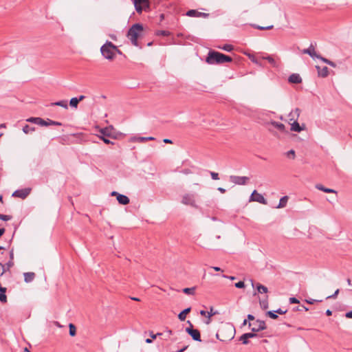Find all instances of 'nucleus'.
I'll use <instances>...</instances> for the list:
<instances>
[{
  "instance_id": "412c9836",
  "label": "nucleus",
  "mask_w": 352,
  "mask_h": 352,
  "mask_svg": "<svg viewBox=\"0 0 352 352\" xmlns=\"http://www.w3.org/2000/svg\"><path fill=\"white\" fill-rule=\"evenodd\" d=\"M316 188L318 190L323 191L324 192H327V193H337V192L335 190L331 189V188H326L324 186H322V184H316Z\"/></svg>"
},
{
  "instance_id": "603ef678",
  "label": "nucleus",
  "mask_w": 352,
  "mask_h": 352,
  "mask_svg": "<svg viewBox=\"0 0 352 352\" xmlns=\"http://www.w3.org/2000/svg\"><path fill=\"white\" fill-rule=\"evenodd\" d=\"M6 270H9L10 267H12L14 265V263L12 261H9L6 265Z\"/></svg>"
},
{
  "instance_id": "a19ab883",
  "label": "nucleus",
  "mask_w": 352,
  "mask_h": 352,
  "mask_svg": "<svg viewBox=\"0 0 352 352\" xmlns=\"http://www.w3.org/2000/svg\"><path fill=\"white\" fill-rule=\"evenodd\" d=\"M12 217L10 215H6V214H1V216H0V219L2 221H9V220L12 219Z\"/></svg>"
},
{
  "instance_id": "49530a36",
  "label": "nucleus",
  "mask_w": 352,
  "mask_h": 352,
  "mask_svg": "<svg viewBox=\"0 0 352 352\" xmlns=\"http://www.w3.org/2000/svg\"><path fill=\"white\" fill-rule=\"evenodd\" d=\"M305 301L308 304L313 305L316 302H322V300H315V299L309 298V299H306Z\"/></svg>"
},
{
  "instance_id": "c03bdc74",
  "label": "nucleus",
  "mask_w": 352,
  "mask_h": 352,
  "mask_svg": "<svg viewBox=\"0 0 352 352\" xmlns=\"http://www.w3.org/2000/svg\"><path fill=\"white\" fill-rule=\"evenodd\" d=\"M108 138L109 137H100V138L101 140H102V141L105 144H113L114 143L112 141H111Z\"/></svg>"
},
{
  "instance_id": "aec40b11",
  "label": "nucleus",
  "mask_w": 352,
  "mask_h": 352,
  "mask_svg": "<svg viewBox=\"0 0 352 352\" xmlns=\"http://www.w3.org/2000/svg\"><path fill=\"white\" fill-rule=\"evenodd\" d=\"M267 124L272 125L273 126H274L275 128H276L278 131H280L281 132H284L285 130V126L283 124L276 122V121H270V122H268Z\"/></svg>"
},
{
  "instance_id": "7ed1b4c3",
  "label": "nucleus",
  "mask_w": 352,
  "mask_h": 352,
  "mask_svg": "<svg viewBox=\"0 0 352 352\" xmlns=\"http://www.w3.org/2000/svg\"><path fill=\"white\" fill-rule=\"evenodd\" d=\"M117 52L121 54V52L118 49L117 46L112 43L111 41H107L106 43L100 47V52L103 57L109 60L114 59Z\"/></svg>"
},
{
  "instance_id": "b1692460",
  "label": "nucleus",
  "mask_w": 352,
  "mask_h": 352,
  "mask_svg": "<svg viewBox=\"0 0 352 352\" xmlns=\"http://www.w3.org/2000/svg\"><path fill=\"white\" fill-rule=\"evenodd\" d=\"M23 276L25 283H31L35 277V274L34 272H25Z\"/></svg>"
},
{
  "instance_id": "4468645a",
  "label": "nucleus",
  "mask_w": 352,
  "mask_h": 352,
  "mask_svg": "<svg viewBox=\"0 0 352 352\" xmlns=\"http://www.w3.org/2000/svg\"><path fill=\"white\" fill-rule=\"evenodd\" d=\"M300 109L298 108H296L294 110L292 111L288 117L290 121H297V119L300 116Z\"/></svg>"
},
{
  "instance_id": "f704fd0d",
  "label": "nucleus",
  "mask_w": 352,
  "mask_h": 352,
  "mask_svg": "<svg viewBox=\"0 0 352 352\" xmlns=\"http://www.w3.org/2000/svg\"><path fill=\"white\" fill-rule=\"evenodd\" d=\"M79 102L78 100V98H72L70 101H69V105L72 107H74V108H77L78 107V104Z\"/></svg>"
},
{
  "instance_id": "1a4fd4ad",
  "label": "nucleus",
  "mask_w": 352,
  "mask_h": 352,
  "mask_svg": "<svg viewBox=\"0 0 352 352\" xmlns=\"http://www.w3.org/2000/svg\"><path fill=\"white\" fill-rule=\"evenodd\" d=\"M249 179L250 178L245 176L231 175L230 177V180L237 185H245Z\"/></svg>"
},
{
  "instance_id": "774afa93",
  "label": "nucleus",
  "mask_w": 352,
  "mask_h": 352,
  "mask_svg": "<svg viewBox=\"0 0 352 352\" xmlns=\"http://www.w3.org/2000/svg\"><path fill=\"white\" fill-rule=\"evenodd\" d=\"M248 319L249 320H253L254 319V316L252 314H248Z\"/></svg>"
},
{
  "instance_id": "e2e57ef3",
  "label": "nucleus",
  "mask_w": 352,
  "mask_h": 352,
  "mask_svg": "<svg viewBox=\"0 0 352 352\" xmlns=\"http://www.w3.org/2000/svg\"><path fill=\"white\" fill-rule=\"evenodd\" d=\"M51 124H52V125H54V126H61L62 125L61 122H57V121H54V120H52V122H51Z\"/></svg>"
},
{
  "instance_id": "c9c22d12",
  "label": "nucleus",
  "mask_w": 352,
  "mask_h": 352,
  "mask_svg": "<svg viewBox=\"0 0 352 352\" xmlns=\"http://www.w3.org/2000/svg\"><path fill=\"white\" fill-rule=\"evenodd\" d=\"M100 137H110L109 129L108 128L102 129L100 130Z\"/></svg>"
},
{
  "instance_id": "2eb2a0df",
  "label": "nucleus",
  "mask_w": 352,
  "mask_h": 352,
  "mask_svg": "<svg viewBox=\"0 0 352 352\" xmlns=\"http://www.w3.org/2000/svg\"><path fill=\"white\" fill-rule=\"evenodd\" d=\"M288 80L291 83L298 84L302 82V78L298 74H292L289 76Z\"/></svg>"
},
{
  "instance_id": "0e129e2a",
  "label": "nucleus",
  "mask_w": 352,
  "mask_h": 352,
  "mask_svg": "<svg viewBox=\"0 0 352 352\" xmlns=\"http://www.w3.org/2000/svg\"><path fill=\"white\" fill-rule=\"evenodd\" d=\"M163 142H164V143H166V144H172V143H173V142H172V140H170V139H166H166H164V140H163Z\"/></svg>"
},
{
  "instance_id": "bb28decb",
  "label": "nucleus",
  "mask_w": 352,
  "mask_h": 352,
  "mask_svg": "<svg viewBox=\"0 0 352 352\" xmlns=\"http://www.w3.org/2000/svg\"><path fill=\"white\" fill-rule=\"evenodd\" d=\"M51 105L52 106H60L66 109L68 108V104H67V100H60L58 102H52V103H51Z\"/></svg>"
},
{
  "instance_id": "9b49d317",
  "label": "nucleus",
  "mask_w": 352,
  "mask_h": 352,
  "mask_svg": "<svg viewBox=\"0 0 352 352\" xmlns=\"http://www.w3.org/2000/svg\"><path fill=\"white\" fill-rule=\"evenodd\" d=\"M186 15L190 17H208L209 16V14L201 12L196 10H189L186 13Z\"/></svg>"
},
{
  "instance_id": "37998d69",
  "label": "nucleus",
  "mask_w": 352,
  "mask_h": 352,
  "mask_svg": "<svg viewBox=\"0 0 352 352\" xmlns=\"http://www.w3.org/2000/svg\"><path fill=\"white\" fill-rule=\"evenodd\" d=\"M293 309H294V311H301L302 310H305V311L309 310V309L304 305H300V306L294 307Z\"/></svg>"
},
{
  "instance_id": "5701e85b",
  "label": "nucleus",
  "mask_w": 352,
  "mask_h": 352,
  "mask_svg": "<svg viewBox=\"0 0 352 352\" xmlns=\"http://www.w3.org/2000/svg\"><path fill=\"white\" fill-rule=\"evenodd\" d=\"M304 129L302 126H301L297 121H294L291 124V131L295 132H300Z\"/></svg>"
},
{
  "instance_id": "cd10ccee",
  "label": "nucleus",
  "mask_w": 352,
  "mask_h": 352,
  "mask_svg": "<svg viewBox=\"0 0 352 352\" xmlns=\"http://www.w3.org/2000/svg\"><path fill=\"white\" fill-rule=\"evenodd\" d=\"M288 201V197L284 196L280 198L278 205L276 206L277 208H281L285 207Z\"/></svg>"
},
{
  "instance_id": "13d9d810",
  "label": "nucleus",
  "mask_w": 352,
  "mask_h": 352,
  "mask_svg": "<svg viewBox=\"0 0 352 352\" xmlns=\"http://www.w3.org/2000/svg\"><path fill=\"white\" fill-rule=\"evenodd\" d=\"M276 312L278 314H285L287 313V309H283L282 308H278L276 310H275Z\"/></svg>"
},
{
  "instance_id": "4d7b16f0",
  "label": "nucleus",
  "mask_w": 352,
  "mask_h": 352,
  "mask_svg": "<svg viewBox=\"0 0 352 352\" xmlns=\"http://www.w3.org/2000/svg\"><path fill=\"white\" fill-rule=\"evenodd\" d=\"M317 58L321 60L322 62L327 63V65L329 64V63L330 61V60L322 57L321 55H319L318 56H317Z\"/></svg>"
},
{
  "instance_id": "ea45409f",
  "label": "nucleus",
  "mask_w": 352,
  "mask_h": 352,
  "mask_svg": "<svg viewBox=\"0 0 352 352\" xmlns=\"http://www.w3.org/2000/svg\"><path fill=\"white\" fill-rule=\"evenodd\" d=\"M163 335L165 336L164 340H168V338L173 334V331L170 329H166L164 333H162Z\"/></svg>"
},
{
  "instance_id": "6e6d98bb",
  "label": "nucleus",
  "mask_w": 352,
  "mask_h": 352,
  "mask_svg": "<svg viewBox=\"0 0 352 352\" xmlns=\"http://www.w3.org/2000/svg\"><path fill=\"white\" fill-rule=\"evenodd\" d=\"M245 335L247 336V338H248V340L250 338H255L257 336V335L256 333H254V332H252V333H245Z\"/></svg>"
},
{
  "instance_id": "680f3d73",
  "label": "nucleus",
  "mask_w": 352,
  "mask_h": 352,
  "mask_svg": "<svg viewBox=\"0 0 352 352\" xmlns=\"http://www.w3.org/2000/svg\"><path fill=\"white\" fill-rule=\"evenodd\" d=\"M345 317L347 318H352V310L345 314Z\"/></svg>"
},
{
  "instance_id": "a878e982",
  "label": "nucleus",
  "mask_w": 352,
  "mask_h": 352,
  "mask_svg": "<svg viewBox=\"0 0 352 352\" xmlns=\"http://www.w3.org/2000/svg\"><path fill=\"white\" fill-rule=\"evenodd\" d=\"M259 304L262 309L265 310L268 308V296H266L265 299H260Z\"/></svg>"
},
{
  "instance_id": "4c0bfd02",
  "label": "nucleus",
  "mask_w": 352,
  "mask_h": 352,
  "mask_svg": "<svg viewBox=\"0 0 352 352\" xmlns=\"http://www.w3.org/2000/svg\"><path fill=\"white\" fill-rule=\"evenodd\" d=\"M239 340L241 341L242 344H248L250 342L245 333H243L242 336H240Z\"/></svg>"
},
{
  "instance_id": "09e8293b",
  "label": "nucleus",
  "mask_w": 352,
  "mask_h": 352,
  "mask_svg": "<svg viewBox=\"0 0 352 352\" xmlns=\"http://www.w3.org/2000/svg\"><path fill=\"white\" fill-rule=\"evenodd\" d=\"M6 272V266L0 263V276Z\"/></svg>"
},
{
  "instance_id": "39448f33",
  "label": "nucleus",
  "mask_w": 352,
  "mask_h": 352,
  "mask_svg": "<svg viewBox=\"0 0 352 352\" xmlns=\"http://www.w3.org/2000/svg\"><path fill=\"white\" fill-rule=\"evenodd\" d=\"M187 323L189 324V327L186 328V332L192 337L193 340L201 342V340L199 331L198 329H193V325L190 320H188Z\"/></svg>"
},
{
  "instance_id": "f3484780",
  "label": "nucleus",
  "mask_w": 352,
  "mask_h": 352,
  "mask_svg": "<svg viewBox=\"0 0 352 352\" xmlns=\"http://www.w3.org/2000/svg\"><path fill=\"white\" fill-rule=\"evenodd\" d=\"M27 122H32L38 125L41 126V124H45V120L41 118L38 117H31L26 120Z\"/></svg>"
},
{
  "instance_id": "338daca9",
  "label": "nucleus",
  "mask_w": 352,
  "mask_h": 352,
  "mask_svg": "<svg viewBox=\"0 0 352 352\" xmlns=\"http://www.w3.org/2000/svg\"><path fill=\"white\" fill-rule=\"evenodd\" d=\"M182 173L186 174V175H188V174H190L191 173L190 170V169H184L182 170Z\"/></svg>"
},
{
  "instance_id": "393cba45",
  "label": "nucleus",
  "mask_w": 352,
  "mask_h": 352,
  "mask_svg": "<svg viewBox=\"0 0 352 352\" xmlns=\"http://www.w3.org/2000/svg\"><path fill=\"white\" fill-rule=\"evenodd\" d=\"M262 59L267 60L273 67H278L276 61L271 56H262Z\"/></svg>"
},
{
  "instance_id": "9d476101",
  "label": "nucleus",
  "mask_w": 352,
  "mask_h": 352,
  "mask_svg": "<svg viewBox=\"0 0 352 352\" xmlns=\"http://www.w3.org/2000/svg\"><path fill=\"white\" fill-rule=\"evenodd\" d=\"M31 188H23L20 190H16L12 193V197H19L21 199L26 198L28 195L30 193Z\"/></svg>"
},
{
  "instance_id": "bf43d9fd",
  "label": "nucleus",
  "mask_w": 352,
  "mask_h": 352,
  "mask_svg": "<svg viewBox=\"0 0 352 352\" xmlns=\"http://www.w3.org/2000/svg\"><path fill=\"white\" fill-rule=\"evenodd\" d=\"M163 335L162 333H157L156 334H154L153 332H151L150 336L152 339H155L157 336Z\"/></svg>"
},
{
  "instance_id": "ddd939ff",
  "label": "nucleus",
  "mask_w": 352,
  "mask_h": 352,
  "mask_svg": "<svg viewBox=\"0 0 352 352\" xmlns=\"http://www.w3.org/2000/svg\"><path fill=\"white\" fill-rule=\"evenodd\" d=\"M302 53L309 55L312 58H317V56L320 55L316 54L314 46L312 44L310 45L309 48L303 50Z\"/></svg>"
},
{
  "instance_id": "4be33fe9",
  "label": "nucleus",
  "mask_w": 352,
  "mask_h": 352,
  "mask_svg": "<svg viewBox=\"0 0 352 352\" xmlns=\"http://www.w3.org/2000/svg\"><path fill=\"white\" fill-rule=\"evenodd\" d=\"M191 310V307H188L186 309H184L183 311H182L179 314H178V318L181 320V321H184L186 318V315L190 313Z\"/></svg>"
},
{
  "instance_id": "58836bf2",
  "label": "nucleus",
  "mask_w": 352,
  "mask_h": 352,
  "mask_svg": "<svg viewBox=\"0 0 352 352\" xmlns=\"http://www.w3.org/2000/svg\"><path fill=\"white\" fill-rule=\"evenodd\" d=\"M170 32L166 30H158L157 32V35L158 36H169Z\"/></svg>"
},
{
  "instance_id": "864d4df0",
  "label": "nucleus",
  "mask_w": 352,
  "mask_h": 352,
  "mask_svg": "<svg viewBox=\"0 0 352 352\" xmlns=\"http://www.w3.org/2000/svg\"><path fill=\"white\" fill-rule=\"evenodd\" d=\"M210 175L212 179L217 180L219 179V174L214 172H210Z\"/></svg>"
},
{
  "instance_id": "c85d7f7f",
  "label": "nucleus",
  "mask_w": 352,
  "mask_h": 352,
  "mask_svg": "<svg viewBox=\"0 0 352 352\" xmlns=\"http://www.w3.org/2000/svg\"><path fill=\"white\" fill-rule=\"evenodd\" d=\"M256 289H257L258 292L261 293V294H265L268 292L267 287L260 284V283L257 284Z\"/></svg>"
},
{
  "instance_id": "a211bd4d",
  "label": "nucleus",
  "mask_w": 352,
  "mask_h": 352,
  "mask_svg": "<svg viewBox=\"0 0 352 352\" xmlns=\"http://www.w3.org/2000/svg\"><path fill=\"white\" fill-rule=\"evenodd\" d=\"M117 200L118 203L122 205H126L130 201V199L127 196L122 194L118 195V196L117 197Z\"/></svg>"
},
{
  "instance_id": "f8f14e48",
  "label": "nucleus",
  "mask_w": 352,
  "mask_h": 352,
  "mask_svg": "<svg viewBox=\"0 0 352 352\" xmlns=\"http://www.w3.org/2000/svg\"><path fill=\"white\" fill-rule=\"evenodd\" d=\"M254 324L255 326L252 328V331L253 332H258L260 331L265 330L267 328L265 323L263 320H257L256 322L254 323Z\"/></svg>"
},
{
  "instance_id": "a18cd8bd",
  "label": "nucleus",
  "mask_w": 352,
  "mask_h": 352,
  "mask_svg": "<svg viewBox=\"0 0 352 352\" xmlns=\"http://www.w3.org/2000/svg\"><path fill=\"white\" fill-rule=\"evenodd\" d=\"M140 142H145L147 140H153L155 138L153 137H140L139 138Z\"/></svg>"
},
{
  "instance_id": "8fccbe9b",
  "label": "nucleus",
  "mask_w": 352,
  "mask_h": 352,
  "mask_svg": "<svg viewBox=\"0 0 352 352\" xmlns=\"http://www.w3.org/2000/svg\"><path fill=\"white\" fill-rule=\"evenodd\" d=\"M339 292H340L339 289H336V292H334V294L327 296L326 298L327 299L336 298L337 297L338 294H339Z\"/></svg>"
},
{
  "instance_id": "f03ea898",
  "label": "nucleus",
  "mask_w": 352,
  "mask_h": 352,
  "mask_svg": "<svg viewBox=\"0 0 352 352\" xmlns=\"http://www.w3.org/2000/svg\"><path fill=\"white\" fill-rule=\"evenodd\" d=\"M232 61L230 56L214 50H210L206 58V62L209 65H220Z\"/></svg>"
},
{
  "instance_id": "69168bd1",
  "label": "nucleus",
  "mask_w": 352,
  "mask_h": 352,
  "mask_svg": "<svg viewBox=\"0 0 352 352\" xmlns=\"http://www.w3.org/2000/svg\"><path fill=\"white\" fill-rule=\"evenodd\" d=\"M188 346H184L183 348H182L181 349L178 350L176 352H184V351H185L188 349Z\"/></svg>"
},
{
  "instance_id": "20e7f679",
  "label": "nucleus",
  "mask_w": 352,
  "mask_h": 352,
  "mask_svg": "<svg viewBox=\"0 0 352 352\" xmlns=\"http://www.w3.org/2000/svg\"><path fill=\"white\" fill-rule=\"evenodd\" d=\"M143 30L140 23H135L129 29L126 36L133 45L138 46V38Z\"/></svg>"
},
{
  "instance_id": "e433bc0d",
  "label": "nucleus",
  "mask_w": 352,
  "mask_h": 352,
  "mask_svg": "<svg viewBox=\"0 0 352 352\" xmlns=\"http://www.w3.org/2000/svg\"><path fill=\"white\" fill-rule=\"evenodd\" d=\"M219 48H220L223 50H225L226 52H231L234 49L233 46L230 44H226L222 47H219Z\"/></svg>"
},
{
  "instance_id": "473e14b6",
  "label": "nucleus",
  "mask_w": 352,
  "mask_h": 352,
  "mask_svg": "<svg viewBox=\"0 0 352 352\" xmlns=\"http://www.w3.org/2000/svg\"><path fill=\"white\" fill-rule=\"evenodd\" d=\"M69 335L72 337L75 336L76 334V328L75 325L72 323H70L69 324Z\"/></svg>"
},
{
  "instance_id": "6e6552de",
  "label": "nucleus",
  "mask_w": 352,
  "mask_h": 352,
  "mask_svg": "<svg viewBox=\"0 0 352 352\" xmlns=\"http://www.w3.org/2000/svg\"><path fill=\"white\" fill-rule=\"evenodd\" d=\"M250 201H256L265 205L267 204V201L265 197L261 194L258 193L256 190H254L250 195Z\"/></svg>"
},
{
  "instance_id": "6ab92c4d",
  "label": "nucleus",
  "mask_w": 352,
  "mask_h": 352,
  "mask_svg": "<svg viewBox=\"0 0 352 352\" xmlns=\"http://www.w3.org/2000/svg\"><path fill=\"white\" fill-rule=\"evenodd\" d=\"M249 58L251 60V61L256 65H258L259 67H264V64L263 63V60L264 59H262V57L261 58H256L253 55H250Z\"/></svg>"
},
{
  "instance_id": "79ce46f5",
  "label": "nucleus",
  "mask_w": 352,
  "mask_h": 352,
  "mask_svg": "<svg viewBox=\"0 0 352 352\" xmlns=\"http://www.w3.org/2000/svg\"><path fill=\"white\" fill-rule=\"evenodd\" d=\"M286 155L288 157H292V159H294L296 156L295 151L293 149H291L289 151H287Z\"/></svg>"
},
{
  "instance_id": "dca6fc26",
  "label": "nucleus",
  "mask_w": 352,
  "mask_h": 352,
  "mask_svg": "<svg viewBox=\"0 0 352 352\" xmlns=\"http://www.w3.org/2000/svg\"><path fill=\"white\" fill-rule=\"evenodd\" d=\"M318 71V76L322 78L327 77L329 74V69L327 67H323L320 68L319 66H316Z\"/></svg>"
},
{
  "instance_id": "7c9ffc66",
  "label": "nucleus",
  "mask_w": 352,
  "mask_h": 352,
  "mask_svg": "<svg viewBox=\"0 0 352 352\" xmlns=\"http://www.w3.org/2000/svg\"><path fill=\"white\" fill-rule=\"evenodd\" d=\"M35 131V128L34 127H32V126H29L28 124H25L23 127V131L24 133L25 134H29V133H32L33 131Z\"/></svg>"
},
{
  "instance_id": "423d86ee",
  "label": "nucleus",
  "mask_w": 352,
  "mask_h": 352,
  "mask_svg": "<svg viewBox=\"0 0 352 352\" xmlns=\"http://www.w3.org/2000/svg\"><path fill=\"white\" fill-rule=\"evenodd\" d=\"M182 203L185 205H189L192 207L197 208V205L195 204V194H193V193L185 194L182 197Z\"/></svg>"
},
{
  "instance_id": "f257e3e1",
  "label": "nucleus",
  "mask_w": 352,
  "mask_h": 352,
  "mask_svg": "<svg viewBox=\"0 0 352 352\" xmlns=\"http://www.w3.org/2000/svg\"><path fill=\"white\" fill-rule=\"evenodd\" d=\"M235 332V327L232 324L223 323L216 333V338L221 342L230 341L234 338Z\"/></svg>"
},
{
  "instance_id": "3c124183",
  "label": "nucleus",
  "mask_w": 352,
  "mask_h": 352,
  "mask_svg": "<svg viewBox=\"0 0 352 352\" xmlns=\"http://www.w3.org/2000/svg\"><path fill=\"white\" fill-rule=\"evenodd\" d=\"M207 314H208L207 317H208V318H211L212 316H214V315L217 314V312L216 311H213V308H212V307H210V311L207 312Z\"/></svg>"
},
{
  "instance_id": "5fc2aeb1",
  "label": "nucleus",
  "mask_w": 352,
  "mask_h": 352,
  "mask_svg": "<svg viewBox=\"0 0 352 352\" xmlns=\"http://www.w3.org/2000/svg\"><path fill=\"white\" fill-rule=\"evenodd\" d=\"M289 301L291 304H296L300 302L299 300L295 297L289 298Z\"/></svg>"
},
{
  "instance_id": "2f4dec72",
  "label": "nucleus",
  "mask_w": 352,
  "mask_h": 352,
  "mask_svg": "<svg viewBox=\"0 0 352 352\" xmlns=\"http://www.w3.org/2000/svg\"><path fill=\"white\" fill-rule=\"evenodd\" d=\"M195 292V287H186L183 289V292L187 295H194Z\"/></svg>"
},
{
  "instance_id": "de8ad7c7",
  "label": "nucleus",
  "mask_w": 352,
  "mask_h": 352,
  "mask_svg": "<svg viewBox=\"0 0 352 352\" xmlns=\"http://www.w3.org/2000/svg\"><path fill=\"white\" fill-rule=\"evenodd\" d=\"M234 285L236 288H239V289L245 287V284L243 281H239L238 283H236Z\"/></svg>"
},
{
  "instance_id": "c756f323",
  "label": "nucleus",
  "mask_w": 352,
  "mask_h": 352,
  "mask_svg": "<svg viewBox=\"0 0 352 352\" xmlns=\"http://www.w3.org/2000/svg\"><path fill=\"white\" fill-rule=\"evenodd\" d=\"M251 26L253 27L255 29L260 30H272L273 28V25H268V26H261L256 24H251Z\"/></svg>"
},
{
  "instance_id": "72a5a7b5",
  "label": "nucleus",
  "mask_w": 352,
  "mask_h": 352,
  "mask_svg": "<svg viewBox=\"0 0 352 352\" xmlns=\"http://www.w3.org/2000/svg\"><path fill=\"white\" fill-rule=\"evenodd\" d=\"M276 311H268L266 312V315L272 319H277L278 316L276 314Z\"/></svg>"
},
{
  "instance_id": "0eeeda50",
  "label": "nucleus",
  "mask_w": 352,
  "mask_h": 352,
  "mask_svg": "<svg viewBox=\"0 0 352 352\" xmlns=\"http://www.w3.org/2000/svg\"><path fill=\"white\" fill-rule=\"evenodd\" d=\"M133 3L138 13H141L144 9L149 6L148 0H133Z\"/></svg>"
},
{
  "instance_id": "052dcab7",
  "label": "nucleus",
  "mask_w": 352,
  "mask_h": 352,
  "mask_svg": "<svg viewBox=\"0 0 352 352\" xmlns=\"http://www.w3.org/2000/svg\"><path fill=\"white\" fill-rule=\"evenodd\" d=\"M51 122H52V120L47 118V120H45V124H41V126H51L52 125Z\"/></svg>"
}]
</instances>
